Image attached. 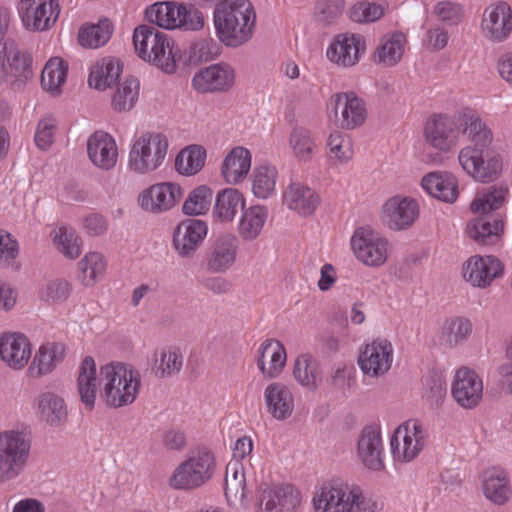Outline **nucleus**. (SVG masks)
<instances>
[{
	"label": "nucleus",
	"mask_w": 512,
	"mask_h": 512,
	"mask_svg": "<svg viewBox=\"0 0 512 512\" xmlns=\"http://www.w3.org/2000/svg\"><path fill=\"white\" fill-rule=\"evenodd\" d=\"M508 193V186L500 184L484 188L476 194L471 203L476 217L468 222L466 232L479 245H494L499 241L503 221L499 214L492 211L504 204Z\"/></svg>",
	"instance_id": "f257e3e1"
},
{
	"label": "nucleus",
	"mask_w": 512,
	"mask_h": 512,
	"mask_svg": "<svg viewBox=\"0 0 512 512\" xmlns=\"http://www.w3.org/2000/svg\"><path fill=\"white\" fill-rule=\"evenodd\" d=\"M213 20L219 40L235 48L251 39L256 13L249 0H220L215 6Z\"/></svg>",
	"instance_id": "f03ea898"
},
{
	"label": "nucleus",
	"mask_w": 512,
	"mask_h": 512,
	"mask_svg": "<svg viewBox=\"0 0 512 512\" xmlns=\"http://www.w3.org/2000/svg\"><path fill=\"white\" fill-rule=\"evenodd\" d=\"M100 377L103 383L100 396L107 406L119 408L135 401L141 376L133 366L122 362L106 364L100 368Z\"/></svg>",
	"instance_id": "7ed1b4c3"
},
{
	"label": "nucleus",
	"mask_w": 512,
	"mask_h": 512,
	"mask_svg": "<svg viewBox=\"0 0 512 512\" xmlns=\"http://www.w3.org/2000/svg\"><path fill=\"white\" fill-rule=\"evenodd\" d=\"M133 43L138 56L166 73L176 70L173 44L167 34L150 25H140L133 33Z\"/></svg>",
	"instance_id": "20e7f679"
},
{
	"label": "nucleus",
	"mask_w": 512,
	"mask_h": 512,
	"mask_svg": "<svg viewBox=\"0 0 512 512\" xmlns=\"http://www.w3.org/2000/svg\"><path fill=\"white\" fill-rule=\"evenodd\" d=\"M8 25L9 13L0 10V80L20 87L32 77V58L13 40L4 41Z\"/></svg>",
	"instance_id": "39448f33"
},
{
	"label": "nucleus",
	"mask_w": 512,
	"mask_h": 512,
	"mask_svg": "<svg viewBox=\"0 0 512 512\" xmlns=\"http://www.w3.org/2000/svg\"><path fill=\"white\" fill-rule=\"evenodd\" d=\"M316 512H378L358 486L325 485L313 497Z\"/></svg>",
	"instance_id": "423d86ee"
},
{
	"label": "nucleus",
	"mask_w": 512,
	"mask_h": 512,
	"mask_svg": "<svg viewBox=\"0 0 512 512\" xmlns=\"http://www.w3.org/2000/svg\"><path fill=\"white\" fill-rule=\"evenodd\" d=\"M145 18L160 28L197 31L204 26L201 11L192 5L175 1L156 2L145 10Z\"/></svg>",
	"instance_id": "0eeeda50"
},
{
	"label": "nucleus",
	"mask_w": 512,
	"mask_h": 512,
	"mask_svg": "<svg viewBox=\"0 0 512 512\" xmlns=\"http://www.w3.org/2000/svg\"><path fill=\"white\" fill-rule=\"evenodd\" d=\"M31 439L20 430L0 432V484L18 478L28 465Z\"/></svg>",
	"instance_id": "6e6552de"
},
{
	"label": "nucleus",
	"mask_w": 512,
	"mask_h": 512,
	"mask_svg": "<svg viewBox=\"0 0 512 512\" xmlns=\"http://www.w3.org/2000/svg\"><path fill=\"white\" fill-rule=\"evenodd\" d=\"M168 147V139L162 133L141 134L134 140L129 151V169L141 175L157 170L165 160Z\"/></svg>",
	"instance_id": "1a4fd4ad"
},
{
	"label": "nucleus",
	"mask_w": 512,
	"mask_h": 512,
	"mask_svg": "<svg viewBox=\"0 0 512 512\" xmlns=\"http://www.w3.org/2000/svg\"><path fill=\"white\" fill-rule=\"evenodd\" d=\"M216 469L214 455L206 448L191 452L170 477V486L178 490L198 488L208 482Z\"/></svg>",
	"instance_id": "9d476101"
},
{
	"label": "nucleus",
	"mask_w": 512,
	"mask_h": 512,
	"mask_svg": "<svg viewBox=\"0 0 512 512\" xmlns=\"http://www.w3.org/2000/svg\"><path fill=\"white\" fill-rule=\"evenodd\" d=\"M428 432L424 424L417 419H410L400 425L390 440L391 451L396 460L409 462L424 448Z\"/></svg>",
	"instance_id": "9b49d317"
},
{
	"label": "nucleus",
	"mask_w": 512,
	"mask_h": 512,
	"mask_svg": "<svg viewBox=\"0 0 512 512\" xmlns=\"http://www.w3.org/2000/svg\"><path fill=\"white\" fill-rule=\"evenodd\" d=\"M458 161L463 170L479 182L495 180L502 170L499 154L486 152L476 146H467L460 150Z\"/></svg>",
	"instance_id": "f8f14e48"
},
{
	"label": "nucleus",
	"mask_w": 512,
	"mask_h": 512,
	"mask_svg": "<svg viewBox=\"0 0 512 512\" xmlns=\"http://www.w3.org/2000/svg\"><path fill=\"white\" fill-rule=\"evenodd\" d=\"M351 247L357 259L367 266L378 267L387 260L388 241L368 227L356 229Z\"/></svg>",
	"instance_id": "ddd939ff"
},
{
	"label": "nucleus",
	"mask_w": 512,
	"mask_h": 512,
	"mask_svg": "<svg viewBox=\"0 0 512 512\" xmlns=\"http://www.w3.org/2000/svg\"><path fill=\"white\" fill-rule=\"evenodd\" d=\"M17 9L23 26L31 31L50 29L60 14L59 0H19Z\"/></svg>",
	"instance_id": "4468645a"
},
{
	"label": "nucleus",
	"mask_w": 512,
	"mask_h": 512,
	"mask_svg": "<svg viewBox=\"0 0 512 512\" xmlns=\"http://www.w3.org/2000/svg\"><path fill=\"white\" fill-rule=\"evenodd\" d=\"M393 362V346L384 338L366 344L358 356V365L365 376L379 378L385 375Z\"/></svg>",
	"instance_id": "2eb2a0df"
},
{
	"label": "nucleus",
	"mask_w": 512,
	"mask_h": 512,
	"mask_svg": "<svg viewBox=\"0 0 512 512\" xmlns=\"http://www.w3.org/2000/svg\"><path fill=\"white\" fill-rule=\"evenodd\" d=\"M208 233L207 222L188 218L181 221L173 233V247L182 258L192 257Z\"/></svg>",
	"instance_id": "dca6fc26"
},
{
	"label": "nucleus",
	"mask_w": 512,
	"mask_h": 512,
	"mask_svg": "<svg viewBox=\"0 0 512 512\" xmlns=\"http://www.w3.org/2000/svg\"><path fill=\"white\" fill-rule=\"evenodd\" d=\"M182 194V189L178 184L164 182L144 190L138 201L145 211L158 214L173 208L181 199Z\"/></svg>",
	"instance_id": "f3484780"
},
{
	"label": "nucleus",
	"mask_w": 512,
	"mask_h": 512,
	"mask_svg": "<svg viewBox=\"0 0 512 512\" xmlns=\"http://www.w3.org/2000/svg\"><path fill=\"white\" fill-rule=\"evenodd\" d=\"M484 35L494 41L503 42L512 31V10L508 3L499 1L489 5L482 18Z\"/></svg>",
	"instance_id": "a211bd4d"
},
{
	"label": "nucleus",
	"mask_w": 512,
	"mask_h": 512,
	"mask_svg": "<svg viewBox=\"0 0 512 512\" xmlns=\"http://www.w3.org/2000/svg\"><path fill=\"white\" fill-rule=\"evenodd\" d=\"M451 392L459 405L473 408L482 398L483 383L475 371L462 367L455 373Z\"/></svg>",
	"instance_id": "6ab92c4d"
},
{
	"label": "nucleus",
	"mask_w": 512,
	"mask_h": 512,
	"mask_svg": "<svg viewBox=\"0 0 512 512\" xmlns=\"http://www.w3.org/2000/svg\"><path fill=\"white\" fill-rule=\"evenodd\" d=\"M426 142L433 148L447 152L457 144L459 136L458 124L446 115H436L425 125Z\"/></svg>",
	"instance_id": "aec40b11"
},
{
	"label": "nucleus",
	"mask_w": 512,
	"mask_h": 512,
	"mask_svg": "<svg viewBox=\"0 0 512 512\" xmlns=\"http://www.w3.org/2000/svg\"><path fill=\"white\" fill-rule=\"evenodd\" d=\"M261 489V512H295L301 503V495L292 485L274 487L266 485Z\"/></svg>",
	"instance_id": "412c9836"
},
{
	"label": "nucleus",
	"mask_w": 512,
	"mask_h": 512,
	"mask_svg": "<svg viewBox=\"0 0 512 512\" xmlns=\"http://www.w3.org/2000/svg\"><path fill=\"white\" fill-rule=\"evenodd\" d=\"M234 81V71L228 64L218 63L197 72L192 86L200 93L228 90Z\"/></svg>",
	"instance_id": "4be33fe9"
},
{
	"label": "nucleus",
	"mask_w": 512,
	"mask_h": 512,
	"mask_svg": "<svg viewBox=\"0 0 512 512\" xmlns=\"http://www.w3.org/2000/svg\"><path fill=\"white\" fill-rule=\"evenodd\" d=\"M365 50V41L360 34H340L327 49L330 61L343 67L354 66L359 61L361 51Z\"/></svg>",
	"instance_id": "5701e85b"
},
{
	"label": "nucleus",
	"mask_w": 512,
	"mask_h": 512,
	"mask_svg": "<svg viewBox=\"0 0 512 512\" xmlns=\"http://www.w3.org/2000/svg\"><path fill=\"white\" fill-rule=\"evenodd\" d=\"M383 443L379 430L366 426L358 439L357 456L369 470L380 471L384 468Z\"/></svg>",
	"instance_id": "b1692460"
},
{
	"label": "nucleus",
	"mask_w": 512,
	"mask_h": 512,
	"mask_svg": "<svg viewBox=\"0 0 512 512\" xmlns=\"http://www.w3.org/2000/svg\"><path fill=\"white\" fill-rule=\"evenodd\" d=\"M419 213L418 204L414 199L393 197L383 206V220L392 230H403L410 227Z\"/></svg>",
	"instance_id": "393cba45"
},
{
	"label": "nucleus",
	"mask_w": 512,
	"mask_h": 512,
	"mask_svg": "<svg viewBox=\"0 0 512 512\" xmlns=\"http://www.w3.org/2000/svg\"><path fill=\"white\" fill-rule=\"evenodd\" d=\"M331 105H333L336 116L338 113L341 115L342 128L354 129L364 123L365 104L354 92H342L334 95L331 98Z\"/></svg>",
	"instance_id": "a878e982"
},
{
	"label": "nucleus",
	"mask_w": 512,
	"mask_h": 512,
	"mask_svg": "<svg viewBox=\"0 0 512 512\" xmlns=\"http://www.w3.org/2000/svg\"><path fill=\"white\" fill-rule=\"evenodd\" d=\"M31 351V344L22 333H4L0 337V358L12 369L25 367Z\"/></svg>",
	"instance_id": "bb28decb"
},
{
	"label": "nucleus",
	"mask_w": 512,
	"mask_h": 512,
	"mask_svg": "<svg viewBox=\"0 0 512 512\" xmlns=\"http://www.w3.org/2000/svg\"><path fill=\"white\" fill-rule=\"evenodd\" d=\"M87 153L91 162L102 170H110L117 163L116 142L104 131H96L88 138Z\"/></svg>",
	"instance_id": "cd10ccee"
},
{
	"label": "nucleus",
	"mask_w": 512,
	"mask_h": 512,
	"mask_svg": "<svg viewBox=\"0 0 512 512\" xmlns=\"http://www.w3.org/2000/svg\"><path fill=\"white\" fill-rule=\"evenodd\" d=\"M503 266L493 256H473L463 268L464 278L473 286L486 287L493 279L501 275Z\"/></svg>",
	"instance_id": "c85d7f7f"
},
{
	"label": "nucleus",
	"mask_w": 512,
	"mask_h": 512,
	"mask_svg": "<svg viewBox=\"0 0 512 512\" xmlns=\"http://www.w3.org/2000/svg\"><path fill=\"white\" fill-rule=\"evenodd\" d=\"M238 251V239L232 234H223L210 247L207 267L214 273H223L234 264Z\"/></svg>",
	"instance_id": "c756f323"
},
{
	"label": "nucleus",
	"mask_w": 512,
	"mask_h": 512,
	"mask_svg": "<svg viewBox=\"0 0 512 512\" xmlns=\"http://www.w3.org/2000/svg\"><path fill=\"white\" fill-rule=\"evenodd\" d=\"M286 363V350L276 339H266L259 348L257 366L263 376L276 378Z\"/></svg>",
	"instance_id": "7c9ffc66"
},
{
	"label": "nucleus",
	"mask_w": 512,
	"mask_h": 512,
	"mask_svg": "<svg viewBox=\"0 0 512 512\" xmlns=\"http://www.w3.org/2000/svg\"><path fill=\"white\" fill-rule=\"evenodd\" d=\"M267 411L277 420H285L292 415L294 398L291 390L280 382L269 384L264 391Z\"/></svg>",
	"instance_id": "2f4dec72"
},
{
	"label": "nucleus",
	"mask_w": 512,
	"mask_h": 512,
	"mask_svg": "<svg viewBox=\"0 0 512 512\" xmlns=\"http://www.w3.org/2000/svg\"><path fill=\"white\" fill-rule=\"evenodd\" d=\"M65 346L62 343L48 342L40 346L27 372L32 378L51 373L64 360Z\"/></svg>",
	"instance_id": "473e14b6"
},
{
	"label": "nucleus",
	"mask_w": 512,
	"mask_h": 512,
	"mask_svg": "<svg viewBox=\"0 0 512 512\" xmlns=\"http://www.w3.org/2000/svg\"><path fill=\"white\" fill-rule=\"evenodd\" d=\"M283 201L289 209L301 215H310L319 204V196L311 188L295 182L286 188Z\"/></svg>",
	"instance_id": "72a5a7b5"
},
{
	"label": "nucleus",
	"mask_w": 512,
	"mask_h": 512,
	"mask_svg": "<svg viewBox=\"0 0 512 512\" xmlns=\"http://www.w3.org/2000/svg\"><path fill=\"white\" fill-rule=\"evenodd\" d=\"M77 387L81 402L88 410L94 408L98 388L97 368L91 356L85 357L79 367Z\"/></svg>",
	"instance_id": "f704fd0d"
},
{
	"label": "nucleus",
	"mask_w": 512,
	"mask_h": 512,
	"mask_svg": "<svg viewBox=\"0 0 512 512\" xmlns=\"http://www.w3.org/2000/svg\"><path fill=\"white\" fill-rule=\"evenodd\" d=\"M421 184L426 192L441 201L453 203L458 197L457 181L452 174L432 172Z\"/></svg>",
	"instance_id": "c9c22d12"
},
{
	"label": "nucleus",
	"mask_w": 512,
	"mask_h": 512,
	"mask_svg": "<svg viewBox=\"0 0 512 512\" xmlns=\"http://www.w3.org/2000/svg\"><path fill=\"white\" fill-rule=\"evenodd\" d=\"M483 491L486 498L493 503L505 504L512 494L506 472L496 467L487 470L483 479Z\"/></svg>",
	"instance_id": "e433bc0d"
},
{
	"label": "nucleus",
	"mask_w": 512,
	"mask_h": 512,
	"mask_svg": "<svg viewBox=\"0 0 512 512\" xmlns=\"http://www.w3.org/2000/svg\"><path fill=\"white\" fill-rule=\"evenodd\" d=\"M250 167L251 154L249 150L235 147L223 161L222 174L228 183L237 184L247 176Z\"/></svg>",
	"instance_id": "4c0bfd02"
},
{
	"label": "nucleus",
	"mask_w": 512,
	"mask_h": 512,
	"mask_svg": "<svg viewBox=\"0 0 512 512\" xmlns=\"http://www.w3.org/2000/svg\"><path fill=\"white\" fill-rule=\"evenodd\" d=\"M247 496V485L244 466L237 461H231L226 467L225 497L230 505L243 503Z\"/></svg>",
	"instance_id": "58836bf2"
},
{
	"label": "nucleus",
	"mask_w": 512,
	"mask_h": 512,
	"mask_svg": "<svg viewBox=\"0 0 512 512\" xmlns=\"http://www.w3.org/2000/svg\"><path fill=\"white\" fill-rule=\"evenodd\" d=\"M405 43L402 33L384 36L374 52L375 61L388 67L396 65L403 56Z\"/></svg>",
	"instance_id": "ea45409f"
},
{
	"label": "nucleus",
	"mask_w": 512,
	"mask_h": 512,
	"mask_svg": "<svg viewBox=\"0 0 512 512\" xmlns=\"http://www.w3.org/2000/svg\"><path fill=\"white\" fill-rule=\"evenodd\" d=\"M267 217L268 210L264 206L254 205L244 209L238 224V232L242 239H256L263 230Z\"/></svg>",
	"instance_id": "a19ab883"
},
{
	"label": "nucleus",
	"mask_w": 512,
	"mask_h": 512,
	"mask_svg": "<svg viewBox=\"0 0 512 512\" xmlns=\"http://www.w3.org/2000/svg\"><path fill=\"white\" fill-rule=\"evenodd\" d=\"M120 62L112 58H104L99 61L91 70L89 85L98 90H105L114 85L121 74Z\"/></svg>",
	"instance_id": "79ce46f5"
},
{
	"label": "nucleus",
	"mask_w": 512,
	"mask_h": 512,
	"mask_svg": "<svg viewBox=\"0 0 512 512\" xmlns=\"http://www.w3.org/2000/svg\"><path fill=\"white\" fill-rule=\"evenodd\" d=\"M244 206L243 195L237 189L227 188L217 194L214 214L220 221L230 222Z\"/></svg>",
	"instance_id": "37998d69"
},
{
	"label": "nucleus",
	"mask_w": 512,
	"mask_h": 512,
	"mask_svg": "<svg viewBox=\"0 0 512 512\" xmlns=\"http://www.w3.org/2000/svg\"><path fill=\"white\" fill-rule=\"evenodd\" d=\"M38 410L43 420L51 426H59L66 421L67 408L64 400L51 392H45L37 398Z\"/></svg>",
	"instance_id": "c03bdc74"
},
{
	"label": "nucleus",
	"mask_w": 512,
	"mask_h": 512,
	"mask_svg": "<svg viewBox=\"0 0 512 512\" xmlns=\"http://www.w3.org/2000/svg\"><path fill=\"white\" fill-rule=\"evenodd\" d=\"M460 126H464L463 134L468 137L475 145L487 146L493 140L491 130L484 122L471 110L464 112L459 118Z\"/></svg>",
	"instance_id": "a18cd8bd"
},
{
	"label": "nucleus",
	"mask_w": 512,
	"mask_h": 512,
	"mask_svg": "<svg viewBox=\"0 0 512 512\" xmlns=\"http://www.w3.org/2000/svg\"><path fill=\"white\" fill-rule=\"evenodd\" d=\"M289 146L294 156L302 161H308L317 150V144L311 131L302 126H295L289 136Z\"/></svg>",
	"instance_id": "49530a36"
},
{
	"label": "nucleus",
	"mask_w": 512,
	"mask_h": 512,
	"mask_svg": "<svg viewBox=\"0 0 512 512\" xmlns=\"http://www.w3.org/2000/svg\"><path fill=\"white\" fill-rule=\"evenodd\" d=\"M78 279L85 286H93L106 270V262L102 254L89 252L78 263Z\"/></svg>",
	"instance_id": "de8ad7c7"
},
{
	"label": "nucleus",
	"mask_w": 512,
	"mask_h": 512,
	"mask_svg": "<svg viewBox=\"0 0 512 512\" xmlns=\"http://www.w3.org/2000/svg\"><path fill=\"white\" fill-rule=\"evenodd\" d=\"M140 82L135 77H128L122 82L112 97V107L118 112L131 110L139 97Z\"/></svg>",
	"instance_id": "09e8293b"
},
{
	"label": "nucleus",
	"mask_w": 512,
	"mask_h": 512,
	"mask_svg": "<svg viewBox=\"0 0 512 512\" xmlns=\"http://www.w3.org/2000/svg\"><path fill=\"white\" fill-rule=\"evenodd\" d=\"M206 152L199 146H189L183 149L175 159V168L182 175H194L204 165Z\"/></svg>",
	"instance_id": "8fccbe9b"
},
{
	"label": "nucleus",
	"mask_w": 512,
	"mask_h": 512,
	"mask_svg": "<svg viewBox=\"0 0 512 512\" xmlns=\"http://www.w3.org/2000/svg\"><path fill=\"white\" fill-rule=\"evenodd\" d=\"M67 76V66L60 58L50 59L42 70L41 85L44 90L51 93H57L59 88L65 83Z\"/></svg>",
	"instance_id": "3c124183"
},
{
	"label": "nucleus",
	"mask_w": 512,
	"mask_h": 512,
	"mask_svg": "<svg viewBox=\"0 0 512 512\" xmlns=\"http://www.w3.org/2000/svg\"><path fill=\"white\" fill-rule=\"evenodd\" d=\"M53 243L65 257L74 259L81 253L79 238L72 227L59 226L52 232Z\"/></svg>",
	"instance_id": "603ef678"
},
{
	"label": "nucleus",
	"mask_w": 512,
	"mask_h": 512,
	"mask_svg": "<svg viewBox=\"0 0 512 512\" xmlns=\"http://www.w3.org/2000/svg\"><path fill=\"white\" fill-rule=\"evenodd\" d=\"M111 34V23L109 20L105 19L96 25L82 28L79 32L78 39L83 47L98 48L110 39Z\"/></svg>",
	"instance_id": "864d4df0"
},
{
	"label": "nucleus",
	"mask_w": 512,
	"mask_h": 512,
	"mask_svg": "<svg viewBox=\"0 0 512 512\" xmlns=\"http://www.w3.org/2000/svg\"><path fill=\"white\" fill-rule=\"evenodd\" d=\"M277 170L270 165H261L254 171L253 193L256 197L266 199L275 190Z\"/></svg>",
	"instance_id": "5fc2aeb1"
},
{
	"label": "nucleus",
	"mask_w": 512,
	"mask_h": 512,
	"mask_svg": "<svg viewBox=\"0 0 512 512\" xmlns=\"http://www.w3.org/2000/svg\"><path fill=\"white\" fill-rule=\"evenodd\" d=\"M213 198L212 190L207 186H199L190 192L183 204V212L186 215H200L206 213Z\"/></svg>",
	"instance_id": "6e6d98bb"
},
{
	"label": "nucleus",
	"mask_w": 512,
	"mask_h": 512,
	"mask_svg": "<svg viewBox=\"0 0 512 512\" xmlns=\"http://www.w3.org/2000/svg\"><path fill=\"white\" fill-rule=\"evenodd\" d=\"M317 362L308 354L297 357L293 375L298 383L306 387H315L317 378Z\"/></svg>",
	"instance_id": "4d7b16f0"
},
{
	"label": "nucleus",
	"mask_w": 512,
	"mask_h": 512,
	"mask_svg": "<svg viewBox=\"0 0 512 512\" xmlns=\"http://www.w3.org/2000/svg\"><path fill=\"white\" fill-rule=\"evenodd\" d=\"M327 147L330 157L340 162L349 161L354 154L351 139L339 131H334L329 135Z\"/></svg>",
	"instance_id": "13d9d810"
},
{
	"label": "nucleus",
	"mask_w": 512,
	"mask_h": 512,
	"mask_svg": "<svg viewBox=\"0 0 512 512\" xmlns=\"http://www.w3.org/2000/svg\"><path fill=\"white\" fill-rule=\"evenodd\" d=\"M183 365V356L179 349H163L160 353L159 363L156 364V373L161 377H170L177 374Z\"/></svg>",
	"instance_id": "bf43d9fd"
},
{
	"label": "nucleus",
	"mask_w": 512,
	"mask_h": 512,
	"mask_svg": "<svg viewBox=\"0 0 512 512\" xmlns=\"http://www.w3.org/2000/svg\"><path fill=\"white\" fill-rule=\"evenodd\" d=\"M384 8L376 3L361 1L354 4L349 11V17L357 23H371L382 17Z\"/></svg>",
	"instance_id": "052dcab7"
},
{
	"label": "nucleus",
	"mask_w": 512,
	"mask_h": 512,
	"mask_svg": "<svg viewBox=\"0 0 512 512\" xmlns=\"http://www.w3.org/2000/svg\"><path fill=\"white\" fill-rule=\"evenodd\" d=\"M472 324L469 320L455 318L451 320L444 328V336L450 346L457 345L464 341L471 333Z\"/></svg>",
	"instance_id": "680f3d73"
},
{
	"label": "nucleus",
	"mask_w": 512,
	"mask_h": 512,
	"mask_svg": "<svg viewBox=\"0 0 512 512\" xmlns=\"http://www.w3.org/2000/svg\"><path fill=\"white\" fill-rule=\"evenodd\" d=\"M220 47L211 38L199 39L191 46L190 57L196 61L207 62L219 55Z\"/></svg>",
	"instance_id": "e2e57ef3"
},
{
	"label": "nucleus",
	"mask_w": 512,
	"mask_h": 512,
	"mask_svg": "<svg viewBox=\"0 0 512 512\" xmlns=\"http://www.w3.org/2000/svg\"><path fill=\"white\" fill-rule=\"evenodd\" d=\"M425 395L436 404L446 395L447 383L441 373L430 372L424 379Z\"/></svg>",
	"instance_id": "0e129e2a"
},
{
	"label": "nucleus",
	"mask_w": 512,
	"mask_h": 512,
	"mask_svg": "<svg viewBox=\"0 0 512 512\" xmlns=\"http://www.w3.org/2000/svg\"><path fill=\"white\" fill-rule=\"evenodd\" d=\"M55 129L56 120L53 117H45L39 121L34 137L38 148L46 150L52 145Z\"/></svg>",
	"instance_id": "69168bd1"
},
{
	"label": "nucleus",
	"mask_w": 512,
	"mask_h": 512,
	"mask_svg": "<svg viewBox=\"0 0 512 512\" xmlns=\"http://www.w3.org/2000/svg\"><path fill=\"white\" fill-rule=\"evenodd\" d=\"M434 13L443 22L448 24H458L463 16V8L458 3L444 0L435 5Z\"/></svg>",
	"instance_id": "338daca9"
},
{
	"label": "nucleus",
	"mask_w": 512,
	"mask_h": 512,
	"mask_svg": "<svg viewBox=\"0 0 512 512\" xmlns=\"http://www.w3.org/2000/svg\"><path fill=\"white\" fill-rule=\"evenodd\" d=\"M71 293V285L63 279H55L50 281L42 292L45 300L59 303L65 301Z\"/></svg>",
	"instance_id": "774afa93"
}]
</instances>
